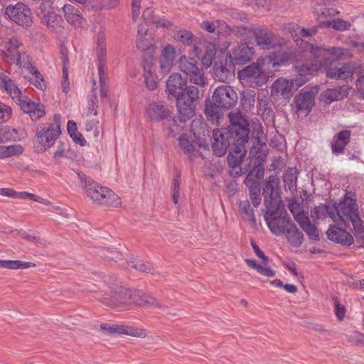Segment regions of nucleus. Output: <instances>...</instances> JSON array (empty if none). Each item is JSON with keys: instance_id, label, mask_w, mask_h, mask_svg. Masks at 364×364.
Segmentation results:
<instances>
[{"instance_id": "nucleus-1", "label": "nucleus", "mask_w": 364, "mask_h": 364, "mask_svg": "<svg viewBox=\"0 0 364 364\" xmlns=\"http://www.w3.org/2000/svg\"><path fill=\"white\" fill-rule=\"evenodd\" d=\"M230 125L213 132L212 148L217 156L225 154L229 149L228 165L237 167L246 155L245 144L250 132L248 120L241 113L229 114Z\"/></svg>"}, {"instance_id": "nucleus-2", "label": "nucleus", "mask_w": 364, "mask_h": 364, "mask_svg": "<svg viewBox=\"0 0 364 364\" xmlns=\"http://www.w3.org/2000/svg\"><path fill=\"white\" fill-rule=\"evenodd\" d=\"M279 179L276 175H270L264 182L262 195L264 205L267 209L264 220L269 230L275 235H282L289 232L293 221L288 217L279 196Z\"/></svg>"}, {"instance_id": "nucleus-3", "label": "nucleus", "mask_w": 364, "mask_h": 364, "mask_svg": "<svg viewBox=\"0 0 364 364\" xmlns=\"http://www.w3.org/2000/svg\"><path fill=\"white\" fill-rule=\"evenodd\" d=\"M166 92L169 99L176 100L180 122H186L196 114L199 99V90L187 85V80L179 73L171 74L166 80Z\"/></svg>"}, {"instance_id": "nucleus-4", "label": "nucleus", "mask_w": 364, "mask_h": 364, "mask_svg": "<svg viewBox=\"0 0 364 364\" xmlns=\"http://www.w3.org/2000/svg\"><path fill=\"white\" fill-rule=\"evenodd\" d=\"M304 51L312 55L314 63L321 64V69L325 70L328 78L347 81L352 77L355 70V65L351 63H338L331 67V59L328 56L327 48L325 46L306 43Z\"/></svg>"}, {"instance_id": "nucleus-5", "label": "nucleus", "mask_w": 364, "mask_h": 364, "mask_svg": "<svg viewBox=\"0 0 364 364\" xmlns=\"http://www.w3.org/2000/svg\"><path fill=\"white\" fill-rule=\"evenodd\" d=\"M0 89L6 92L22 112L28 114L33 122H36L46 115L44 105L40 102H34L28 96L23 95L21 90L16 86L14 81L4 73H0Z\"/></svg>"}, {"instance_id": "nucleus-6", "label": "nucleus", "mask_w": 364, "mask_h": 364, "mask_svg": "<svg viewBox=\"0 0 364 364\" xmlns=\"http://www.w3.org/2000/svg\"><path fill=\"white\" fill-rule=\"evenodd\" d=\"M237 99L236 92L230 86L221 85L215 88L212 100L205 102L204 113L207 119L213 123H218L223 116L222 110L232 108Z\"/></svg>"}, {"instance_id": "nucleus-7", "label": "nucleus", "mask_w": 364, "mask_h": 364, "mask_svg": "<svg viewBox=\"0 0 364 364\" xmlns=\"http://www.w3.org/2000/svg\"><path fill=\"white\" fill-rule=\"evenodd\" d=\"M333 211L335 213L333 222L337 225H346L347 221L350 220L355 235H359L364 233L363 221L360 218L355 199L346 195L338 204L333 205Z\"/></svg>"}, {"instance_id": "nucleus-8", "label": "nucleus", "mask_w": 364, "mask_h": 364, "mask_svg": "<svg viewBox=\"0 0 364 364\" xmlns=\"http://www.w3.org/2000/svg\"><path fill=\"white\" fill-rule=\"evenodd\" d=\"M76 173L79 186L94 202L105 206H117L120 204L119 198L112 190L100 186L83 172L77 171Z\"/></svg>"}, {"instance_id": "nucleus-9", "label": "nucleus", "mask_w": 364, "mask_h": 364, "mask_svg": "<svg viewBox=\"0 0 364 364\" xmlns=\"http://www.w3.org/2000/svg\"><path fill=\"white\" fill-rule=\"evenodd\" d=\"M237 33L245 39L255 38L257 44L263 49H269L276 43L274 35L266 28L250 29L242 26L237 28Z\"/></svg>"}, {"instance_id": "nucleus-10", "label": "nucleus", "mask_w": 364, "mask_h": 364, "mask_svg": "<svg viewBox=\"0 0 364 364\" xmlns=\"http://www.w3.org/2000/svg\"><path fill=\"white\" fill-rule=\"evenodd\" d=\"M178 65L180 70L189 77L192 83L205 85L204 70L197 60L183 55L179 58Z\"/></svg>"}, {"instance_id": "nucleus-11", "label": "nucleus", "mask_w": 364, "mask_h": 364, "mask_svg": "<svg viewBox=\"0 0 364 364\" xmlns=\"http://www.w3.org/2000/svg\"><path fill=\"white\" fill-rule=\"evenodd\" d=\"M60 122L61 116L59 114H55L53 116V123L44 127L37 132L36 136L38 142L44 149L50 148L60 134Z\"/></svg>"}, {"instance_id": "nucleus-12", "label": "nucleus", "mask_w": 364, "mask_h": 364, "mask_svg": "<svg viewBox=\"0 0 364 364\" xmlns=\"http://www.w3.org/2000/svg\"><path fill=\"white\" fill-rule=\"evenodd\" d=\"M97 57L100 85H103L107 79V68L106 66L107 48L105 34L103 26H100L97 36Z\"/></svg>"}, {"instance_id": "nucleus-13", "label": "nucleus", "mask_w": 364, "mask_h": 364, "mask_svg": "<svg viewBox=\"0 0 364 364\" xmlns=\"http://www.w3.org/2000/svg\"><path fill=\"white\" fill-rule=\"evenodd\" d=\"M4 14L7 20L14 23L32 22V13L30 8L21 1L6 5L4 8Z\"/></svg>"}, {"instance_id": "nucleus-14", "label": "nucleus", "mask_w": 364, "mask_h": 364, "mask_svg": "<svg viewBox=\"0 0 364 364\" xmlns=\"http://www.w3.org/2000/svg\"><path fill=\"white\" fill-rule=\"evenodd\" d=\"M294 68L298 76L295 79L296 89H299L309 80V76L321 70V64L313 62H302L296 58Z\"/></svg>"}, {"instance_id": "nucleus-15", "label": "nucleus", "mask_w": 364, "mask_h": 364, "mask_svg": "<svg viewBox=\"0 0 364 364\" xmlns=\"http://www.w3.org/2000/svg\"><path fill=\"white\" fill-rule=\"evenodd\" d=\"M151 24H139L136 38V48L151 55L154 51V32Z\"/></svg>"}, {"instance_id": "nucleus-16", "label": "nucleus", "mask_w": 364, "mask_h": 364, "mask_svg": "<svg viewBox=\"0 0 364 364\" xmlns=\"http://www.w3.org/2000/svg\"><path fill=\"white\" fill-rule=\"evenodd\" d=\"M235 65H245L251 62L255 55V47L247 43L237 44L231 53H228Z\"/></svg>"}, {"instance_id": "nucleus-17", "label": "nucleus", "mask_w": 364, "mask_h": 364, "mask_svg": "<svg viewBox=\"0 0 364 364\" xmlns=\"http://www.w3.org/2000/svg\"><path fill=\"white\" fill-rule=\"evenodd\" d=\"M235 64L227 54L214 63V75L221 82L228 81L235 76Z\"/></svg>"}, {"instance_id": "nucleus-18", "label": "nucleus", "mask_w": 364, "mask_h": 364, "mask_svg": "<svg viewBox=\"0 0 364 364\" xmlns=\"http://www.w3.org/2000/svg\"><path fill=\"white\" fill-rule=\"evenodd\" d=\"M315 93L313 88L308 90V87H306L303 89L294 100L297 111L304 112L307 115L314 105Z\"/></svg>"}, {"instance_id": "nucleus-19", "label": "nucleus", "mask_w": 364, "mask_h": 364, "mask_svg": "<svg viewBox=\"0 0 364 364\" xmlns=\"http://www.w3.org/2000/svg\"><path fill=\"white\" fill-rule=\"evenodd\" d=\"M338 225H331L326 231V235L329 240L342 245L350 246L353 242V237L350 233L341 228Z\"/></svg>"}, {"instance_id": "nucleus-20", "label": "nucleus", "mask_w": 364, "mask_h": 364, "mask_svg": "<svg viewBox=\"0 0 364 364\" xmlns=\"http://www.w3.org/2000/svg\"><path fill=\"white\" fill-rule=\"evenodd\" d=\"M295 79L288 80L285 78L277 79L272 86V93L280 94L284 99L289 100L293 96L296 89Z\"/></svg>"}, {"instance_id": "nucleus-21", "label": "nucleus", "mask_w": 364, "mask_h": 364, "mask_svg": "<svg viewBox=\"0 0 364 364\" xmlns=\"http://www.w3.org/2000/svg\"><path fill=\"white\" fill-rule=\"evenodd\" d=\"M146 113L150 120L156 122L171 117V112L168 106L162 102L150 103L146 108Z\"/></svg>"}, {"instance_id": "nucleus-22", "label": "nucleus", "mask_w": 364, "mask_h": 364, "mask_svg": "<svg viewBox=\"0 0 364 364\" xmlns=\"http://www.w3.org/2000/svg\"><path fill=\"white\" fill-rule=\"evenodd\" d=\"M256 63L262 77V84H264L267 82L269 77L274 75L277 68L274 64V58H272L270 53L269 55L259 57L257 60Z\"/></svg>"}, {"instance_id": "nucleus-23", "label": "nucleus", "mask_w": 364, "mask_h": 364, "mask_svg": "<svg viewBox=\"0 0 364 364\" xmlns=\"http://www.w3.org/2000/svg\"><path fill=\"white\" fill-rule=\"evenodd\" d=\"M315 16H317L318 23H348L338 17L339 11L333 8H326L319 6L315 8L314 11Z\"/></svg>"}, {"instance_id": "nucleus-24", "label": "nucleus", "mask_w": 364, "mask_h": 364, "mask_svg": "<svg viewBox=\"0 0 364 364\" xmlns=\"http://www.w3.org/2000/svg\"><path fill=\"white\" fill-rule=\"evenodd\" d=\"M132 303V304L145 307H154L161 309L166 308V306L156 298L139 290L133 291Z\"/></svg>"}, {"instance_id": "nucleus-25", "label": "nucleus", "mask_w": 364, "mask_h": 364, "mask_svg": "<svg viewBox=\"0 0 364 364\" xmlns=\"http://www.w3.org/2000/svg\"><path fill=\"white\" fill-rule=\"evenodd\" d=\"M351 132L344 129L339 132L333 138L331 150L334 154H343L346 145L350 142Z\"/></svg>"}, {"instance_id": "nucleus-26", "label": "nucleus", "mask_w": 364, "mask_h": 364, "mask_svg": "<svg viewBox=\"0 0 364 364\" xmlns=\"http://www.w3.org/2000/svg\"><path fill=\"white\" fill-rule=\"evenodd\" d=\"M22 44L14 38L9 40L7 46L6 51L4 53V58L7 61H11L12 63L21 65V52L18 50L19 47Z\"/></svg>"}, {"instance_id": "nucleus-27", "label": "nucleus", "mask_w": 364, "mask_h": 364, "mask_svg": "<svg viewBox=\"0 0 364 364\" xmlns=\"http://www.w3.org/2000/svg\"><path fill=\"white\" fill-rule=\"evenodd\" d=\"M270 54L274 58L277 68L294 63L297 58V53L294 50L274 51Z\"/></svg>"}, {"instance_id": "nucleus-28", "label": "nucleus", "mask_w": 364, "mask_h": 364, "mask_svg": "<svg viewBox=\"0 0 364 364\" xmlns=\"http://www.w3.org/2000/svg\"><path fill=\"white\" fill-rule=\"evenodd\" d=\"M175 49L171 45L168 44L163 48L159 60L160 68L163 72L170 71L175 59Z\"/></svg>"}, {"instance_id": "nucleus-29", "label": "nucleus", "mask_w": 364, "mask_h": 364, "mask_svg": "<svg viewBox=\"0 0 364 364\" xmlns=\"http://www.w3.org/2000/svg\"><path fill=\"white\" fill-rule=\"evenodd\" d=\"M300 228L306 232L311 240L319 241L321 239L319 230L315 223L310 221L309 218L306 215L298 222Z\"/></svg>"}, {"instance_id": "nucleus-30", "label": "nucleus", "mask_w": 364, "mask_h": 364, "mask_svg": "<svg viewBox=\"0 0 364 364\" xmlns=\"http://www.w3.org/2000/svg\"><path fill=\"white\" fill-rule=\"evenodd\" d=\"M238 77L241 80L253 79L257 83L262 84V77L257 63H252L239 70Z\"/></svg>"}, {"instance_id": "nucleus-31", "label": "nucleus", "mask_w": 364, "mask_h": 364, "mask_svg": "<svg viewBox=\"0 0 364 364\" xmlns=\"http://www.w3.org/2000/svg\"><path fill=\"white\" fill-rule=\"evenodd\" d=\"M174 38L184 44L193 45L192 53L198 58H200L201 50L195 46L194 42L196 39L193 38L191 32L186 30H181L175 33Z\"/></svg>"}, {"instance_id": "nucleus-32", "label": "nucleus", "mask_w": 364, "mask_h": 364, "mask_svg": "<svg viewBox=\"0 0 364 364\" xmlns=\"http://www.w3.org/2000/svg\"><path fill=\"white\" fill-rule=\"evenodd\" d=\"M327 215L333 220H334L335 213L333 211V205L331 206L327 204H320L311 210V216L316 220L325 219Z\"/></svg>"}, {"instance_id": "nucleus-33", "label": "nucleus", "mask_w": 364, "mask_h": 364, "mask_svg": "<svg viewBox=\"0 0 364 364\" xmlns=\"http://www.w3.org/2000/svg\"><path fill=\"white\" fill-rule=\"evenodd\" d=\"M287 241L294 247H299L304 242V234L299 230L294 223L289 229V232L284 234Z\"/></svg>"}, {"instance_id": "nucleus-34", "label": "nucleus", "mask_w": 364, "mask_h": 364, "mask_svg": "<svg viewBox=\"0 0 364 364\" xmlns=\"http://www.w3.org/2000/svg\"><path fill=\"white\" fill-rule=\"evenodd\" d=\"M299 171L296 168H289L284 176L285 188L291 192L296 191Z\"/></svg>"}, {"instance_id": "nucleus-35", "label": "nucleus", "mask_w": 364, "mask_h": 364, "mask_svg": "<svg viewBox=\"0 0 364 364\" xmlns=\"http://www.w3.org/2000/svg\"><path fill=\"white\" fill-rule=\"evenodd\" d=\"M67 129L70 136L73 141L82 146L87 144V141L84 136L77 131L76 123L73 120H69L67 124Z\"/></svg>"}, {"instance_id": "nucleus-36", "label": "nucleus", "mask_w": 364, "mask_h": 364, "mask_svg": "<svg viewBox=\"0 0 364 364\" xmlns=\"http://www.w3.org/2000/svg\"><path fill=\"white\" fill-rule=\"evenodd\" d=\"M64 15L68 23H75L82 19L80 11L75 6L65 4L63 8Z\"/></svg>"}, {"instance_id": "nucleus-37", "label": "nucleus", "mask_w": 364, "mask_h": 364, "mask_svg": "<svg viewBox=\"0 0 364 364\" xmlns=\"http://www.w3.org/2000/svg\"><path fill=\"white\" fill-rule=\"evenodd\" d=\"M115 333L129 335L136 337H144L146 333L141 328H136L127 326L115 325Z\"/></svg>"}, {"instance_id": "nucleus-38", "label": "nucleus", "mask_w": 364, "mask_h": 364, "mask_svg": "<svg viewBox=\"0 0 364 364\" xmlns=\"http://www.w3.org/2000/svg\"><path fill=\"white\" fill-rule=\"evenodd\" d=\"M179 146L183 152L186 155L193 154L195 147L192 142L188 139L187 134H183L178 138Z\"/></svg>"}, {"instance_id": "nucleus-39", "label": "nucleus", "mask_w": 364, "mask_h": 364, "mask_svg": "<svg viewBox=\"0 0 364 364\" xmlns=\"http://www.w3.org/2000/svg\"><path fill=\"white\" fill-rule=\"evenodd\" d=\"M127 263L130 267L139 271L152 273L153 268L150 263H144L141 260L135 259L134 257L129 258Z\"/></svg>"}, {"instance_id": "nucleus-40", "label": "nucleus", "mask_w": 364, "mask_h": 364, "mask_svg": "<svg viewBox=\"0 0 364 364\" xmlns=\"http://www.w3.org/2000/svg\"><path fill=\"white\" fill-rule=\"evenodd\" d=\"M327 50L328 56L331 59V63L336 60L346 58L348 55V50L341 47L327 48Z\"/></svg>"}, {"instance_id": "nucleus-41", "label": "nucleus", "mask_w": 364, "mask_h": 364, "mask_svg": "<svg viewBox=\"0 0 364 364\" xmlns=\"http://www.w3.org/2000/svg\"><path fill=\"white\" fill-rule=\"evenodd\" d=\"M244 183L249 188L250 195L260 194V183L257 180L252 178L251 174L246 176Z\"/></svg>"}, {"instance_id": "nucleus-42", "label": "nucleus", "mask_w": 364, "mask_h": 364, "mask_svg": "<svg viewBox=\"0 0 364 364\" xmlns=\"http://www.w3.org/2000/svg\"><path fill=\"white\" fill-rule=\"evenodd\" d=\"M29 70L33 75V78H31V82L33 83L37 88L41 89V90H45L46 88V85L41 73L32 65H31Z\"/></svg>"}, {"instance_id": "nucleus-43", "label": "nucleus", "mask_w": 364, "mask_h": 364, "mask_svg": "<svg viewBox=\"0 0 364 364\" xmlns=\"http://www.w3.org/2000/svg\"><path fill=\"white\" fill-rule=\"evenodd\" d=\"M239 208L241 213H244L248 220L255 224L256 218L253 209L251 208L250 202L247 200L240 201Z\"/></svg>"}, {"instance_id": "nucleus-44", "label": "nucleus", "mask_w": 364, "mask_h": 364, "mask_svg": "<svg viewBox=\"0 0 364 364\" xmlns=\"http://www.w3.org/2000/svg\"><path fill=\"white\" fill-rule=\"evenodd\" d=\"M321 97L326 103H331L342 99L343 96L337 89H327L321 94Z\"/></svg>"}, {"instance_id": "nucleus-45", "label": "nucleus", "mask_w": 364, "mask_h": 364, "mask_svg": "<svg viewBox=\"0 0 364 364\" xmlns=\"http://www.w3.org/2000/svg\"><path fill=\"white\" fill-rule=\"evenodd\" d=\"M122 295H119V287H117L114 294L112 295L111 297L104 298L103 304L110 307H119L123 305V303L118 302V300L122 301Z\"/></svg>"}, {"instance_id": "nucleus-46", "label": "nucleus", "mask_w": 364, "mask_h": 364, "mask_svg": "<svg viewBox=\"0 0 364 364\" xmlns=\"http://www.w3.org/2000/svg\"><path fill=\"white\" fill-rule=\"evenodd\" d=\"M260 159L262 160L260 156L257 157L256 160L258 161V164L255 165L253 168L248 173V174H251L252 178L257 181L262 178L264 173V168L261 164Z\"/></svg>"}, {"instance_id": "nucleus-47", "label": "nucleus", "mask_w": 364, "mask_h": 364, "mask_svg": "<svg viewBox=\"0 0 364 364\" xmlns=\"http://www.w3.org/2000/svg\"><path fill=\"white\" fill-rule=\"evenodd\" d=\"M98 108V99L95 93L89 96L88 105L87 107V115L93 114L96 116L97 114Z\"/></svg>"}, {"instance_id": "nucleus-48", "label": "nucleus", "mask_w": 364, "mask_h": 364, "mask_svg": "<svg viewBox=\"0 0 364 364\" xmlns=\"http://www.w3.org/2000/svg\"><path fill=\"white\" fill-rule=\"evenodd\" d=\"M289 209L297 223L299 221V220H301L304 217L306 216V215L301 210L299 204L294 200L289 203Z\"/></svg>"}, {"instance_id": "nucleus-49", "label": "nucleus", "mask_w": 364, "mask_h": 364, "mask_svg": "<svg viewBox=\"0 0 364 364\" xmlns=\"http://www.w3.org/2000/svg\"><path fill=\"white\" fill-rule=\"evenodd\" d=\"M215 55V49L213 46L208 47L205 53L201 57V63L205 67L208 68L212 65L213 60Z\"/></svg>"}, {"instance_id": "nucleus-50", "label": "nucleus", "mask_w": 364, "mask_h": 364, "mask_svg": "<svg viewBox=\"0 0 364 364\" xmlns=\"http://www.w3.org/2000/svg\"><path fill=\"white\" fill-rule=\"evenodd\" d=\"M63 82H62V88L64 92H68L69 90L70 83L68 82V68H66V64L68 63V58L63 55Z\"/></svg>"}, {"instance_id": "nucleus-51", "label": "nucleus", "mask_w": 364, "mask_h": 364, "mask_svg": "<svg viewBox=\"0 0 364 364\" xmlns=\"http://www.w3.org/2000/svg\"><path fill=\"white\" fill-rule=\"evenodd\" d=\"M17 133L16 129L9 128H3L0 129V141L6 142L14 139V135Z\"/></svg>"}, {"instance_id": "nucleus-52", "label": "nucleus", "mask_w": 364, "mask_h": 364, "mask_svg": "<svg viewBox=\"0 0 364 364\" xmlns=\"http://www.w3.org/2000/svg\"><path fill=\"white\" fill-rule=\"evenodd\" d=\"M101 256L109 260H114L116 262L122 259V255L120 252L109 249H102Z\"/></svg>"}, {"instance_id": "nucleus-53", "label": "nucleus", "mask_w": 364, "mask_h": 364, "mask_svg": "<svg viewBox=\"0 0 364 364\" xmlns=\"http://www.w3.org/2000/svg\"><path fill=\"white\" fill-rule=\"evenodd\" d=\"M133 291L132 289H127L122 287H119V295L123 296V299L118 300V302L123 303V304H132V295H133Z\"/></svg>"}, {"instance_id": "nucleus-54", "label": "nucleus", "mask_w": 364, "mask_h": 364, "mask_svg": "<svg viewBox=\"0 0 364 364\" xmlns=\"http://www.w3.org/2000/svg\"><path fill=\"white\" fill-rule=\"evenodd\" d=\"M141 18L144 23H161L154 16V11L151 8H146L141 15Z\"/></svg>"}, {"instance_id": "nucleus-55", "label": "nucleus", "mask_w": 364, "mask_h": 364, "mask_svg": "<svg viewBox=\"0 0 364 364\" xmlns=\"http://www.w3.org/2000/svg\"><path fill=\"white\" fill-rule=\"evenodd\" d=\"M333 301H334L336 316L339 321H343L346 316V308L338 302L337 296H333Z\"/></svg>"}, {"instance_id": "nucleus-56", "label": "nucleus", "mask_w": 364, "mask_h": 364, "mask_svg": "<svg viewBox=\"0 0 364 364\" xmlns=\"http://www.w3.org/2000/svg\"><path fill=\"white\" fill-rule=\"evenodd\" d=\"M5 150L6 151V158L15 155L21 154L23 148L20 144H13L10 146H5Z\"/></svg>"}, {"instance_id": "nucleus-57", "label": "nucleus", "mask_w": 364, "mask_h": 364, "mask_svg": "<svg viewBox=\"0 0 364 364\" xmlns=\"http://www.w3.org/2000/svg\"><path fill=\"white\" fill-rule=\"evenodd\" d=\"M251 245L252 247V249L254 250L255 253L256 255L262 259L263 264L264 265L267 264L269 258L265 255V254L259 249V246L257 245V243L253 240H251Z\"/></svg>"}, {"instance_id": "nucleus-58", "label": "nucleus", "mask_w": 364, "mask_h": 364, "mask_svg": "<svg viewBox=\"0 0 364 364\" xmlns=\"http://www.w3.org/2000/svg\"><path fill=\"white\" fill-rule=\"evenodd\" d=\"M12 114V109L8 106L4 105L0 107V122H5L8 121Z\"/></svg>"}, {"instance_id": "nucleus-59", "label": "nucleus", "mask_w": 364, "mask_h": 364, "mask_svg": "<svg viewBox=\"0 0 364 364\" xmlns=\"http://www.w3.org/2000/svg\"><path fill=\"white\" fill-rule=\"evenodd\" d=\"M141 0H132V18L136 21L138 18Z\"/></svg>"}, {"instance_id": "nucleus-60", "label": "nucleus", "mask_w": 364, "mask_h": 364, "mask_svg": "<svg viewBox=\"0 0 364 364\" xmlns=\"http://www.w3.org/2000/svg\"><path fill=\"white\" fill-rule=\"evenodd\" d=\"M255 101V97L250 92L244 94L241 99L242 105L249 108L254 106Z\"/></svg>"}, {"instance_id": "nucleus-61", "label": "nucleus", "mask_w": 364, "mask_h": 364, "mask_svg": "<svg viewBox=\"0 0 364 364\" xmlns=\"http://www.w3.org/2000/svg\"><path fill=\"white\" fill-rule=\"evenodd\" d=\"M61 16L55 14V13L52 12L48 14V16L44 15V18L42 20V23H59L60 21H61Z\"/></svg>"}, {"instance_id": "nucleus-62", "label": "nucleus", "mask_w": 364, "mask_h": 364, "mask_svg": "<svg viewBox=\"0 0 364 364\" xmlns=\"http://www.w3.org/2000/svg\"><path fill=\"white\" fill-rule=\"evenodd\" d=\"M144 77L146 87L149 90H155L157 87V82L155 80L151 74L149 73V75H144Z\"/></svg>"}, {"instance_id": "nucleus-63", "label": "nucleus", "mask_w": 364, "mask_h": 364, "mask_svg": "<svg viewBox=\"0 0 364 364\" xmlns=\"http://www.w3.org/2000/svg\"><path fill=\"white\" fill-rule=\"evenodd\" d=\"M180 178L181 173L179 171H176L174 176V178L172 181V193H178L180 191Z\"/></svg>"}, {"instance_id": "nucleus-64", "label": "nucleus", "mask_w": 364, "mask_h": 364, "mask_svg": "<svg viewBox=\"0 0 364 364\" xmlns=\"http://www.w3.org/2000/svg\"><path fill=\"white\" fill-rule=\"evenodd\" d=\"M355 85L358 91L364 96V73H360V77L355 82Z\"/></svg>"}]
</instances>
